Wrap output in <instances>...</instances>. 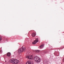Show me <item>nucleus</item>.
Returning <instances> with one entry per match:
<instances>
[{
  "instance_id": "nucleus-15",
  "label": "nucleus",
  "mask_w": 64,
  "mask_h": 64,
  "mask_svg": "<svg viewBox=\"0 0 64 64\" xmlns=\"http://www.w3.org/2000/svg\"><path fill=\"white\" fill-rule=\"evenodd\" d=\"M27 54H28V53H27Z\"/></svg>"
},
{
  "instance_id": "nucleus-10",
  "label": "nucleus",
  "mask_w": 64,
  "mask_h": 64,
  "mask_svg": "<svg viewBox=\"0 0 64 64\" xmlns=\"http://www.w3.org/2000/svg\"><path fill=\"white\" fill-rule=\"evenodd\" d=\"M10 54H11V53L10 52H8L7 53V56L8 57H10Z\"/></svg>"
},
{
  "instance_id": "nucleus-9",
  "label": "nucleus",
  "mask_w": 64,
  "mask_h": 64,
  "mask_svg": "<svg viewBox=\"0 0 64 64\" xmlns=\"http://www.w3.org/2000/svg\"><path fill=\"white\" fill-rule=\"evenodd\" d=\"M44 47V44H42L39 47L40 48H43Z\"/></svg>"
},
{
  "instance_id": "nucleus-12",
  "label": "nucleus",
  "mask_w": 64,
  "mask_h": 64,
  "mask_svg": "<svg viewBox=\"0 0 64 64\" xmlns=\"http://www.w3.org/2000/svg\"><path fill=\"white\" fill-rule=\"evenodd\" d=\"M36 53H38V52H40V50H36Z\"/></svg>"
},
{
  "instance_id": "nucleus-2",
  "label": "nucleus",
  "mask_w": 64,
  "mask_h": 64,
  "mask_svg": "<svg viewBox=\"0 0 64 64\" xmlns=\"http://www.w3.org/2000/svg\"><path fill=\"white\" fill-rule=\"evenodd\" d=\"M26 50V48H24L23 47L22 48H20L18 50V54H20L22 52H23V51L24 52Z\"/></svg>"
},
{
  "instance_id": "nucleus-8",
  "label": "nucleus",
  "mask_w": 64,
  "mask_h": 64,
  "mask_svg": "<svg viewBox=\"0 0 64 64\" xmlns=\"http://www.w3.org/2000/svg\"><path fill=\"white\" fill-rule=\"evenodd\" d=\"M13 59H11L10 60V63H12V64H13Z\"/></svg>"
},
{
  "instance_id": "nucleus-11",
  "label": "nucleus",
  "mask_w": 64,
  "mask_h": 64,
  "mask_svg": "<svg viewBox=\"0 0 64 64\" xmlns=\"http://www.w3.org/2000/svg\"><path fill=\"white\" fill-rule=\"evenodd\" d=\"M19 62V61L18 60H16V63L15 64H18Z\"/></svg>"
},
{
  "instance_id": "nucleus-13",
  "label": "nucleus",
  "mask_w": 64,
  "mask_h": 64,
  "mask_svg": "<svg viewBox=\"0 0 64 64\" xmlns=\"http://www.w3.org/2000/svg\"><path fill=\"white\" fill-rule=\"evenodd\" d=\"M2 40V38L0 37V41H1Z\"/></svg>"
},
{
  "instance_id": "nucleus-4",
  "label": "nucleus",
  "mask_w": 64,
  "mask_h": 64,
  "mask_svg": "<svg viewBox=\"0 0 64 64\" xmlns=\"http://www.w3.org/2000/svg\"><path fill=\"white\" fill-rule=\"evenodd\" d=\"M38 39L36 38V40H34V42H32L33 44H36L38 42Z\"/></svg>"
},
{
  "instance_id": "nucleus-1",
  "label": "nucleus",
  "mask_w": 64,
  "mask_h": 64,
  "mask_svg": "<svg viewBox=\"0 0 64 64\" xmlns=\"http://www.w3.org/2000/svg\"><path fill=\"white\" fill-rule=\"evenodd\" d=\"M34 60L37 63H39L41 61V59L38 56H35L34 57Z\"/></svg>"
},
{
  "instance_id": "nucleus-6",
  "label": "nucleus",
  "mask_w": 64,
  "mask_h": 64,
  "mask_svg": "<svg viewBox=\"0 0 64 64\" xmlns=\"http://www.w3.org/2000/svg\"><path fill=\"white\" fill-rule=\"evenodd\" d=\"M36 35V34L35 33L33 32L32 34V37H35Z\"/></svg>"
},
{
  "instance_id": "nucleus-5",
  "label": "nucleus",
  "mask_w": 64,
  "mask_h": 64,
  "mask_svg": "<svg viewBox=\"0 0 64 64\" xmlns=\"http://www.w3.org/2000/svg\"><path fill=\"white\" fill-rule=\"evenodd\" d=\"M26 64H32V62L31 60H28L26 63Z\"/></svg>"
},
{
  "instance_id": "nucleus-7",
  "label": "nucleus",
  "mask_w": 64,
  "mask_h": 64,
  "mask_svg": "<svg viewBox=\"0 0 64 64\" xmlns=\"http://www.w3.org/2000/svg\"><path fill=\"white\" fill-rule=\"evenodd\" d=\"M13 64H15L16 62V60L15 59H13Z\"/></svg>"
},
{
  "instance_id": "nucleus-3",
  "label": "nucleus",
  "mask_w": 64,
  "mask_h": 64,
  "mask_svg": "<svg viewBox=\"0 0 64 64\" xmlns=\"http://www.w3.org/2000/svg\"><path fill=\"white\" fill-rule=\"evenodd\" d=\"M26 58H28L29 59H31V60H32L33 59V57H32V55H30V56H26Z\"/></svg>"
},
{
  "instance_id": "nucleus-14",
  "label": "nucleus",
  "mask_w": 64,
  "mask_h": 64,
  "mask_svg": "<svg viewBox=\"0 0 64 64\" xmlns=\"http://www.w3.org/2000/svg\"><path fill=\"white\" fill-rule=\"evenodd\" d=\"M1 52H2V50L1 51Z\"/></svg>"
}]
</instances>
